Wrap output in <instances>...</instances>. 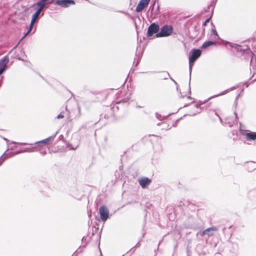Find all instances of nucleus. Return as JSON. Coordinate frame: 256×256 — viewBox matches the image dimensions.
Here are the masks:
<instances>
[{
	"mask_svg": "<svg viewBox=\"0 0 256 256\" xmlns=\"http://www.w3.org/2000/svg\"><path fill=\"white\" fill-rule=\"evenodd\" d=\"M41 12H39V10H36V12L35 13H34L32 15V20H31V22H32V23H34L36 20H37L38 18H39V16Z\"/></svg>",
	"mask_w": 256,
	"mask_h": 256,
	"instance_id": "nucleus-11",
	"label": "nucleus"
},
{
	"mask_svg": "<svg viewBox=\"0 0 256 256\" xmlns=\"http://www.w3.org/2000/svg\"><path fill=\"white\" fill-rule=\"evenodd\" d=\"M2 73H3V72H2L1 70H0V75L1 74H2Z\"/></svg>",
	"mask_w": 256,
	"mask_h": 256,
	"instance_id": "nucleus-28",
	"label": "nucleus"
},
{
	"mask_svg": "<svg viewBox=\"0 0 256 256\" xmlns=\"http://www.w3.org/2000/svg\"><path fill=\"white\" fill-rule=\"evenodd\" d=\"M196 108H198V105H196Z\"/></svg>",
	"mask_w": 256,
	"mask_h": 256,
	"instance_id": "nucleus-30",
	"label": "nucleus"
},
{
	"mask_svg": "<svg viewBox=\"0 0 256 256\" xmlns=\"http://www.w3.org/2000/svg\"><path fill=\"white\" fill-rule=\"evenodd\" d=\"M100 217L103 222H106L109 216V210L105 206H100L99 209Z\"/></svg>",
	"mask_w": 256,
	"mask_h": 256,
	"instance_id": "nucleus-4",
	"label": "nucleus"
},
{
	"mask_svg": "<svg viewBox=\"0 0 256 256\" xmlns=\"http://www.w3.org/2000/svg\"><path fill=\"white\" fill-rule=\"evenodd\" d=\"M138 182L140 186L144 188L150 184L151 180L148 178H143L139 179Z\"/></svg>",
	"mask_w": 256,
	"mask_h": 256,
	"instance_id": "nucleus-9",
	"label": "nucleus"
},
{
	"mask_svg": "<svg viewBox=\"0 0 256 256\" xmlns=\"http://www.w3.org/2000/svg\"><path fill=\"white\" fill-rule=\"evenodd\" d=\"M11 142L12 144H17V142H14V141H12Z\"/></svg>",
	"mask_w": 256,
	"mask_h": 256,
	"instance_id": "nucleus-26",
	"label": "nucleus"
},
{
	"mask_svg": "<svg viewBox=\"0 0 256 256\" xmlns=\"http://www.w3.org/2000/svg\"><path fill=\"white\" fill-rule=\"evenodd\" d=\"M6 158H4V159L0 160V166L2 164L3 162L6 159Z\"/></svg>",
	"mask_w": 256,
	"mask_h": 256,
	"instance_id": "nucleus-24",
	"label": "nucleus"
},
{
	"mask_svg": "<svg viewBox=\"0 0 256 256\" xmlns=\"http://www.w3.org/2000/svg\"><path fill=\"white\" fill-rule=\"evenodd\" d=\"M160 26L156 23H152L148 26L147 32V35L148 37L152 36L154 34L158 32Z\"/></svg>",
	"mask_w": 256,
	"mask_h": 256,
	"instance_id": "nucleus-5",
	"label": "nucleus"
},
{
	"mask_svg": "<svg viewBox=\"0 0 256 256\" xmlns=\"http://www.w3.org/2000/svg\"><path fill=\"white\" fill-rule=\"evenodd\" d=\"M234 87H232V88H228V90H224V92H222L220 93V94H218L214 95V96H212L210 97V98H209V99H211V98H216V97L218 96H220L224 95V94H227L228 92L232 90H234Z\"/></svg>",
	"mask_w": 256,
	"mask_h": 256,
	"instance_id": "nucleus-12",
	"label": "nucleus"
},
{
	"mask_svg": "<svg viewBox=\"0 0 256 256\" xmlns=\"http://www.w3.org/2000/svg\"><path fill=\"white\" fill-rule=\"evenodd\" d=\"M212 31L214 36H218V32L215 28H212Z\"/></svg>",
	"mask_w": 256,
	"mask_h": 256,
	"instance_id": "nucleus-17",
	"label": "nucleus"
},
{
	"mask_svg": "<svg viewBox=\"0 0 256 256\" xmlns=\"http://www.w3.org/2000/svg\"><path fill=\"white\" fill-rule=\"evenodd\" d=\"M64 117V116L62 114V112H61L60 114L58 116H57V118L58 119H60V118H62Z\"/></svg>",
	"mask_w": 256,
	"mask_h": 256,
	"instance_id": "nucleus-20",
	"label": "nucleus"
},
{
	"mask_svg": "<svg viewBox=\"0 0 256 256\" xmlns=\"http://www.w3.org/2000/svg\"><path fill=\"white\" fill-rule=\"evenodd\" d=\"M52 138V136H50L44 140L36 142L35 144H47Z\"/></svg>",
	"mask_w": 256,
	"mask_h": 256,
	"instance_id": "nucleus-15",
	"label": "nucleus"
},
{
	"mask_svg": "<svg viewBox=\"0 0 256 256\" xmlns=\"http://www.w3.org/2000/svg\"><path fill=\"white\" fill-rule=\"evenodd\" d=\"M10 149H11V150H13V148H12V147H11V148H10Z\"/></svg>",
	"mask_w": 256,
	"mask_h": 256,
	"instance_id": "nucleus-31",
	"label": "nucleus"
},
{
	"mask_svg": "<svg viewBox=\"0 0 256 256\" xmlns=\"http://www.w3.org/2000/svg\"><path fill=\"white\" fill-rule=\"evenodd\" d=\"M173 32V28L170 25H165L162 27L160 32L156 35V38L166 37L170 36Z\"/></svg>",
	"mask_w": 256,
	"mask_h": 256,
	"instance_id": "nucleus-2",
	"label": "nucleus"
},
{
	"mask_svg": "<svg viewBox=\"0 0 256 256\" xmlns=\"http://www.w3.org/2000/svg\"><path fill=\"white\" fill-rule=\"evenodd\" d=\"M34 23H32V22H30V27H29V29L28 30V32H30V31L32 30V27H33V26L34 24Z\"/></svg>",
	"mask_w": 256,
	"mask_h": 256,
	"instance_id": "nucleus-18",
	"label": "nucleus"
},
{
	"mask_svg": "<svg viewBox=\"0 0 256 256\" xmlns=\"http://www.w3.org/2000/svg\"><path fill=\"white\" fill-rule=\"evenodd\" d=\"M2 139H3L6 142V144H7V146H8V140L7 138H4H4H2Z\"/></svg>",
	"mask_w": 256,
	"mask_h": 256,
	"instance_id": "nucleus-22",
	"label": "nucleus"
},
{
	"mask_svg": "<svg viewBox=\"0 0 256 256\" xmlns=\"http://www.w3.org/2000/svg\"><path fill=\"white\" fill-rule=\"evenodd\" d=\"M9 149H10V148H8H8H6V151H8Z\"/></svg>",
	"mask_w": 256,
	"mask_h": 256,
	"instance_id": "nucleus-29",
	"label": "nucleus"
},
{
	"mask_svg": "<svg viewBox=\"0 0 256 256\" xmlns=\"http://www.w3.org/2000/svg\"><path fill=\"white\" fill-rule=\"evenodd\" d=\"M218 229L216 227H211L208 228H206L202 232V236H203L204 235H208V236L213 235V232L217 231Z\"/></svg>",
	"mask_w": 256,
	"mask_h": 256,
	"instance_id": "nucleus-10",
	"label": "nucleus"
},
{
	"mask_svg": "<svg viewBox=\"0 0 256 256\" xmlns=\"http://www.w3.org/2000/svg\"><path fill=\"white\" fill-rule=\"evenodd\" d=\"M210 18H211V16L209 18L206 19V20L204 21V22L203 23L202 25L206 26L207 23H208L210 22Z\"/></svg>",
	"mask_w": 256,
	"mask_h": 256,
	"instance_id": "nucleus-19",
	"label": "nucleus"
},
{
	"mask_svg": "<svg viewBox=\"0 0 256 256\" xmlns=\"http://www.w3.org/2000/svg\"><path fill=\"white\" fill-rule=\"evenodd\" d=\"M46 3H44L43 2H42L41 0L38 1L36 2V5L38 6H39V8L38 9V10H39V12H41L42 9L45 6Z\"/></svg>",
	"mask_w": 256,
	"mask_h": 256,
	"instance_id": "nucleus-14",
	"label": "nucleus"
},
{
	"mask_svg": "<svg viewBox=\"0 0 256 256\" xmlns=\"http://www.w3.org/2000/svg\"><path fill=\"white\" fill-rule=\"evenodd\" d=\"M14 153V152H12V153L10 154V156H12V154H13Z\"/></svg>",
	"mask_w": 256,
	"mask_h": 256,
	"instance_id": "nucleus-27",
	"label": "nucleus"
},
{
	"mask_svg": "<svg viewBox=\"0 0 256 256\" xmlns=\"http://www.w3.org/2000/svg\"><path fill=\"white\" fill-rule=\"evenodd\" d=\"M9 62V58L8 56H4L0 60V70L4 72L6 69L7 64Z\"/></svg>",
	"mask_w": 256,
	"mask_h": 256,
	"instance_id": "nucleus-8",
	"label": "nucleus"
},
{
	"mask_svg": "<svg viewBox=\"0 0 256 256\" xmlns=\"http://www.w3.org/2000/svg\"><path fill=\"white\" fill-rule=\"evenodd\" d=\"M201 54L202 51L200 49H192V54L189 57V69L190 76L191 75L193 64L196 60L200 56Z\"/></svg>",
	"mask_w": 256,
	"mask_h": 256,
	"instance_id": "nucleus-1",
	"label": "nucleus"
},
{
	"mask_svg": "<svg viewBox=\"0 0 256 256\" xmlns=\"http://www.w3.org/2000/svg\"><path fill=\"white\" fill-rule=\"evenodd\" d=\"M216 44V42H212V41H208V42H204L202 45V48H206L207 47L209 46H212V45H214Z\"/></svg>",
	"mask_w": 256,
	"mask_h": 256,
	"instance_id": "nucleus-13",
	"label": "nucleus"
},
{
	"mask_svg": "<svg viewBox=\"0 0 256 256\" xmlns=\"http://www.w3.org/2000/svg\"><path fill=\"white\" fill-rule=\"evenodd\" d=\"M150 1V0H140L136 8V11L137 12L142 11L144 8L148 6Z\"/></svg>",
	"mask_w": 256,
	"mask_h": 256,
	"instance_id": "nucleus-7",
	"label": "nucleus"
},
{
	"mask_svg": "<svg viewBox=\"0 0 256 256\" xmlns=\"http://www.w3.org/2000/svg\"><path fill=\"white\" fill-rule=\"evenodd\" d=\"M34 151V148H26L22 150L23 152H32Z\"/></svg>",
	"mask_w": 256,
	"mask_h": 256,
	"instance_id": "nucleus-16",
	"label": "nucleus"
},
{
	"mask_svg": "<svg viewBox=\"0 0 256 256\" xmlns=\"http://www.w3.org/2000/svg\"><path fill=\"white\" fill-rule=\"evenodd\" d=\"M30 32H28L27 31V32L24 34V36H22V39H23L25 37H26V36L29 34Z\"/></svg>",
	"mask_w": 256,
	"mask_h": 256,
	"instance_id": "nucleus-23",
	"label": "nucleus"
},
{
	"mask_svg": "<svg viewBox=\"0 0 256 256\" xmlns=\"http://www.w3.org/2000/svg\"><path fill=\"white\" fill-rule=\"evenodd\" d=\"M75 4L74 0H58L54 2V4L60 6L62 8H68L70 5Z\"/></svg>",
	"mask_w": 256,
	"mask_h": 256,
	"instance_id": "nucleus-6",
	"label": "nucleus"
},
{
	"mask_svg": "<svg viewBox=\"0 0 256 256\" xmlns=\"http://www.w3.org/2000/svg\"><path fill=\"white\" fill-rule=\"evenodd\" d=\"M240 132L242 135L246 136V138L248 140H256V132H252L241 128L240 130Z\"/></svg>",
	"mask_w": 256,
	"mask_h": 256,
	"instance_id": "nucleus-3",
	"label": "nucleus"
},
{
	"mask_svg": "<svg viewBox=\"0 0 256 256\" xmlns=\"http://www.w3.org/2000/svg\"><path fill=\"white\" fill-rule=\"evenodd\" d=\"M22 152H23L22 150H18V151H17V152H14V153L12 154V156H14V155H16V154H19L22 153Z\"/></svg>",
	"mask_w": 256,
	"mask_h": 256,
	"instance_id": "nucleus-21",
	"label": "nucleus"
},
{
	"mask_svg": "<svg viewBox=\"0 0 256 256\" xmlns=\"http://www.w3.org/2000/svg\"><path fill=\"white\" fill-rule=\"evenodd\" d=\"M20 144H24V145H26V144H28L27 143H19Z\"/></svg>",
	"mask_w": 256,
	"mask_h": 256,
	"instance_id": "nucleus-25",
	"label": "nucleus"
}]
</instances>
